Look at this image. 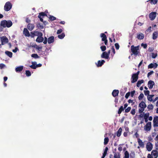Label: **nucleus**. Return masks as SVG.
<instances>
[{
	"label": "nucleus",
	"instance_id": "obj_1",
	"mask_svg": "<svg viewBox=\"0 0 158 158\" xmlns=\"http://www.w3.org/2000/svg\"><path fill=\"white\" fill-rule=\"evenodd\" d=\"M0 25L4 28L10 27L12 25V22L10 20H2L1 21Z\"/></svg>",
	"mask_w": 158,
	"mask_h": 158
},
{
	"label": "nucleus",
	"instance_id": "obj_2",
	"mask_svg": "<svg viewBox=\"0 0 158 158\" xmlns=\"http://www.w3.org/2000/svg\"><path fill=\"white\" fill-rule=\"evenodd\" d=\"M139 46H134V45L131 46V50L132 54L136 56L139 55L140 53V52L139 51Z\"/></svg>",
	"mask_w": 158,
	"mask_h": 158
},
{
	"label": "nucleus",
	"instance_id": "obj_3",
	"mask_svg": "<svg viewBox=\"0 0 158 158\" xmlns=\"http://www.w3.org/2000/svg\"><path fill=\"white\" fill-rule=\"evenodd\" d=\"M12 7V4L9 2H7L5 4L4 6V10L6 11L10 10Z\"/></svg>",
	"mask_w": 158,
	"mask_h": 158
},
{
	"label": "nucleus",
	"instance_id": "obj_4",
	"mask_svg": "<svg viewBox=\"0 0 158 158\" xmlns=\"http://www.w3.org/2000/svg\"><path fill=\"white\" fill-rule=\"evenodd\" d=\"M0 38L1 42V44L2 45L7 44L8 42V39L5 36L0 37Z\"/></svg>",
	"mask_w": 158,
	"mask_h": 158
},
{
	"label": "nucleus",
	"instance_id": "obj_5",
	"mask_svg": "<svg viewBox=\"0 0 158 158\" xmlns=\"http://www.w3.org/2000/svg\"><path fill=\"white\" fill-rule=\"evenodd\" d=\"M149 155L151 156V158H157L158 157V152L156 150H153L151 152V154H148V158H149Z\"/></svg>",
	"mask_w": 158,
	"mask_h": 158
},
{
	"label": "nucleus",
	"instance_id": "obj_6",
	"mask_svg": "<svg viewBox=\"0 0 158 158\" xmlns=\"http://www.w3.org/2000/svg\"><path fill=\"white\" fill-rule=\"evenodd\" d=\"M156 12H152L150 13L149 15V18L151 20H154L156 16Z\"/></svg>",
	"mask_w": 158,
	"mask_h": 158
},
{
	"label": "nucleus",
	"instance_id": "obj_7",
	"mask_svg": "<svg viewBox=\"0 0 158 158\" xmlns=\"http://www.w3.org/2000/svg\"><path fill=\"white\" fill-rule=\"evenodd\" d=\"M151 122H149L147 123L144 127V129L146 131H149L151 130Z\"/></svg>",
	"mask_w": 158,
	"mask_h": 158
},
{
	"label": "nucleus",
	"instance_id": "obj_8",
	"mask_svg": "<svg viewBox=\"0 0 158 158\" xmlns=\"http://www.w3.org/2000/svg\"><path fill=\"white\" fill-rule=\"evenodd\" d=\"M47 15L44 12H41L39 14V15L38 16V18L40 19V20L42 22H43V18L44 16H47Z\"/></svg>",
	"mask_w": 158,
	"mask_h": 158
},
{
	"label": "nucleus",
	"instance_id": "obj_9",
	"mask_svg": "<svg viewBox=\"0 0 158 158\" xmlns=\"http://www.w3.org/2000/svg\"><path fill=\"white\" fill-rule=\"evenodd\" d=\"M146 148L148 151H151L153 148V145L152 143L150 142L148 143L146 145Z\"/></svg>",
	"mask_w": 158,
	"mask_h": 158
},
{
	"label": "nucleus",
	"instance_id": "obj_10",
	"mask_svg": "<svg viewBox=\"0 0 158 158\" xmlns=\"http://www.w3.org/2000/svg\"><path fill=\"white\" fill-rule=\"evenodd\" d=\"M153 126L154 127H158V116L154 118L153 120Z\"/></svg>",
	"mask_w": 158,
	"mask_h": 158
},
{
	"label": "nucleus",
	"instance_id": "obj_11",
	"mask_svg": "<svg viewBox=\"0 0 158 158\" xmlns=\"http://www.w3.org/2000/svg\"><path fill=\"white\" fill-rule=\"evenodd\" d=\"M131 78L132 80L131 81V82L133 83L136 82L137 81L138 78V76L134 73L132 75Z\"/></svg>",
	"mask_w": 158,
	"mask_h": 158
},
{
	"label": "nucleus",
	"instance_id": "obj_12",
	"mask_svg": "<svg viewBox=\"0 0 158 158\" xmlns=\"http://www.w3.org/2000/svg\"><path fill=\"white\" fill-rule=\"evenodd\" d=\"M148 86L149 89H152L155 85L154 82L152 80H150L148 82Z\"/></svg>",
	"mask_w": 158,
	"mask_h": 158
},
{
	"label": "nucleus",
	"instance_id": "obj_13",
	"mask_svg": "<svg viewBox=\"0 0 158 158\" xmlns=\"http://www.w3.org/2000/svg\"><path fill=\"white\" fill-rule=\"evenodd\" d=\"M43 35H39L38 36L36 40V42L40 43L43 42L44 40V38L42 37Z\"/></svg>",
	"mask_w": 158,
	"mask_h": 158
},
{
	"label": "nucleus",
	"instance_id": "obj_14",
	"mask_svg": "<svg viewBox=\"0 0 158 158\" xmlns=\"http://www.w3.org/2000/svg\"><path fill=\"white\" fill-rule=\"evenodd\" d=\"M119 91L118 90L114 89L112 92V94L113 96L114 97H116L118 95Z\"/></svg>",
	"mask_w": 158,
	"mask_h": 158
},
{
	"label": "nucleus",
	"instance_id": "obj_15",
	"mask_svg": "<svg viewBox=\"0 0 158 158\" xmlns=\"http://www.w3.org/2000/svg\"><path fill=\"white\" fill-rule=\"evenodd\" d=\"M23 33L26 37H29L30 34L29 31L26 28H24L23 29Z\"/></svg>",
	"mask_w": 158,
	"mask_h": 158
},
{
	"label": "nucleus",
	"instance_id": "obj_16",
	"mask_svg": "<svg viewBox=\"0 0 158 158\" xmlns=\"http://www.w3.org/2000/svg\"><path fill=\"white\" fill-rule=\"evenodd\" d=\"M105 62V61L104 60H102L101 61L99 60L98 61L97 63H96V64L98 67H101Z\"/></svg>",
	"mask_w": 158,
	"mask_h": 158
},
{
	"label": "nucleus",
	"instance_id": "obj_17",
	"mask_svg": "<svg viewBox=\"0 0 158 158\" xmlns=\"http://www.w3.org/2000/svg\"><path fill=\"white\" fill-rule=\"evenodd\" d=\"M137 140L139 145L140 147L143 148L144 147V143L142 142V140L139 138H138Z\"/></svg>",
	"mask_w": 158,
	"mask_h": 158
},
{
	"label": "nucleus",
	"instance_id": "obj_18",
	"mask_svg": "<svg viewBox=\"0 0 158 158\" xmlns=\"http://www.w3.org/2000/svg\"><path fill=\"white\" fill-rule=\"evenodd\" d=\"M35 25L34 24L29 23L27 25V28L30 31H32L34 28Z\"/></svg>",
	"mask_w": 158,
	"mask_h": 158
},
{
	"label": "nucleus",
	"instance_id": "obj_19",
	"mask_svg": "<svg viewBox=\"0 0 158 158\" xmlns=\"http://www.w3.org/2000/svg\"><path fill=\"white\" fill-rule=\"evenodd\" d=\"M136 38L139 40H143L144 38V35L143 33L137 34Z\"/></svg>",
	"mask_w": 158,
	"mask_h": 158
},
{
	"label": "nucleus",
	"instance_id": "obj_20",
	"mask_svg": "<svg viewBox=\"0 0 158 158\" xmlns=\"http://www.w3.org/2000/svg\"><path fill=\"white\" fill-rule=\"evenodd\" d=\"M101 56L102 58H104L106 59H108L109 57V56L107 53L106 52H103Z\"/></svg>",
	"mask_w": 158,
	"mask_h": 158
},
{
	"label": "nucleus",
	"instance_id": "obj_21",
	"mask_svg": "<svg viewBox=\"0 0 158 158\" xmlns=\"http://www.w3.org/2000/svg\"><path fill=\"white\" fill-rule=\"evenodd\" d=\"M139 106L141 108L145 109L147 106L146 103L143 101H142L139 104Z\"/></svg>",
	"mask_w": 158,
	"mask_h": 158
},
{
	"label": "nucleus",
	"instance_id": "obj_22",
	"mask_svg": "<svg viewBox=\"0 0 158 158\" xmlns=\"http://www.w3.org/2000/svg\"><path fill=\"white\" fill-rule=\"evenodd\" d=\"M48 42L49 44H50L53 43L54 42V37L53 36H51L48 38Z\"/></svg>",
	"mask_w": 158,
	"mask_h": 158
},
{
	"label": "nucleus",
	"instance_id": "obj_23",
	"mask_svg": "<svg viewBox=\"0 0 158 158\" xmlns=\"http://www.w3.org/2000/svg\"><path fill=\"white\" fill-rule=\"evenodd\" d=\"M100 36L102 38V40L104 41L107 40V37L106 35L104 33H102L100 34Z\"/></svg>",
	"mask_w": 158,
	"mask_h": 158
},
{
	"label": "nucleus",
	"instance_id": "obj_24",
	"mask_svg": "<svg viewBox=\"0 0 158 158\" xmlns=\"http://www.w3.org/2000/svg\"><path fill=\"white\" fill-rule=\"evenodd\" d=\"M23 69V66H21L16 67L15 69V70L16 72H20L22 71Z\"/></svg>",
	"mask_w": 158,
	"mask_h": 158
},
{
	"label": "nucleus",
	"instance_id": "obj_25",
	"mask_svg": "<svg viewBox=\"0 0 158 158\" xmlns=\"http://www.w3.org/2000/svg\"><path fill=\"white\" fill-rule=\"evenodd\" d=\"M158 32L157 31H154L152 34V39L153 40H156L158 36Z\"/></svg>",
	"mask_w": 158,
	"mask_h": 158
},
{
	"label": "nucleus",
	"instance_id": "obj_26",
	"mask_svg": "<svg viewBox=\"0 0 158 158\" xmlns=\"http://www.w3.org/2000/svg\"><path fill=\"white\" fill-rule=\"evenodd\" d=\"M122 131V128L121 127L119 128L118 131L116 133V135L118 137H120L121 134V133Z\"/></svg>",
	"mask_w": 158,
	"mask_h": 158
},
{
	"label": "nucleus",
	"instance_id": "obj_27",
	"mask_svg": "<svg viewBox=\"0 0 158 158\" xmlns=\"http://www.w3.org/2000/svg\"><path fill=\"white\" fill-rule=\"evenodd\" d=\"M32 65H30V67L32 69H35L36 68V64H37L36 62H32Z\"/></svg>",
	"mask_w": 158,
	"mask_h": 158
},
{
	"label": "nucleus",
	"instance_id": "obj_28",
	"mask_svg": "<svg viewBox=\"0 0 158 158\" xmlns=\"http://www.w3.org/2000/svg\"><path fill=\"white\" fill-rule=\"evenodd\" d=\"M144 82V81L143 80H139L138 81L137 84H136V86L137 87H139L141 84L143 83Z\"/></svg>",
	"mask_w": 158,
	"mask_h": 158
},
{
	"label": "nucleus",
	"instance_id": "obj_29",
	"mask_svg": "<svg viewBox=\"0 0 158 158\" xmlns=\"http://www.w3.org/2000/svg\"><path fill=\"white\" fill-rule=\"evenodd\" d=\"M5 54L10 57H11L12 56V53L10 52L6 51L5 52Z\"/></svg>",
	"mask_w": 158,
	"mask_h": 158
},
{
	"label": "nucleus",
	"instance_id": "obj_30",
	"mask_svg": "<svg viewBox=\"0 0 158 158\" xmlns=\"http://www.w3.org/2000/svg\"><path fill=\"white\" fill-rule=\"evenodd\" d=\"M150 1V3L151 4L155 5L157 2L158 0H149L147 2Z\"/></svg>",
	"mask_w": 158,
	"mask_h": 158
},
{
	"label": "nucleus",
	"instance_id": "obj_31",
	"mask_svg": "<svg viewBox=\"0 0 158 158\" xmlns=\"http://www.w3.org/2000/svg\"><path fill=\"white\" fill-rule=\"evenodd\" d=\"M114 158H120L119 153L118 152H114Z\"/></svg>",
	"mask_w": 158,
	"mask_h": 158
},
{
	"label": "nucleus",
	"instance_id": "obj_32",
	"mask_svg": "<svg viewBox=\"0 0 158 158\" xmlns=\"http://www.w3.org/2000/svg\"><path fill=\"white\" fill-rule=\"evenodd\" d=\"M154 95H149L147 97V98L148 100L150 102H152L153 101L152 98L154 96Z\"/></svg>",
	"mask_w": 158,
	"mask_h": 158
},
{
	"label": "nucleus",
	"instance_id": "obj_33",
	"mask_svg": "<svg viewBox=\"0 0 158 158\" xmlns=\"http://www.w3.org/2000/svg\"><path fill=\"white\" fill-rule=\"evenodd\" d=\"M124 110V109L123 108V106H120V108L119 109L118 111V114H120Z\"/></svg>",
	"mask_w": 158,
	"mask_h": 158
},
{
	"label": "nucleus",
	"instance_id": "obj_34",
	"mask_svg": "<svg viewBox=\"0 0 158 158\" xmlns=\"http://www.w3.org/2000/svg\"><path fill=\"white\" fill-rule=\"evenodd\" d=\"M34 32L36 36H39L40 35H43V33L42 32L38 31H34Z\"/></svg>",
	"mask_w": 158,
	"mask_h": 158
},
{
	"label": "nucleus",
	"instance_id": "obj_35",
	"mask_svg": "<svg viewBox=\"0 0 158 158\" xmlns=\"http://www.w3.org/2000/svg\"><path fill=\"white\" fill-rule=\"evenodd\" d=\"M125 156L123 158H129V155L128 152L127 151H126L124 153Z\"/></svg>",
	"mask_w": 158,
	"mask_h": 158
},
{
	"label": "nucleus",
	"instance_id": "obj_36",
	"mask_svg": "<svg viewBox=\"0 0 158 158\" xmlns=\"http://www.w3.org/2000/svg\"><path fill=\"white\" fill-rule=\"evenodd\" d=\"M65 36V34L64 33H62L60 35H59L58 36V37L60 39H63Z\"/></svg>",
	"mask_w": 158,
	"mask_h": 158
},
{
	"label": "nucleus",
	"instance_id": "obj_37",
	"mask_svg": "<svg viewBox=\"0 0 158 158\" xmlns=\"http://www.w3.org/2000/svg\"><path fill=\"white\" fill-rule=\"evenodd\" d=\"M49 19L51 20V21H53L54 20H55L56 19V18L53 16L49 15Z\"/></svg>",
	"mask_w": 158,
	"mask_h": 158
},
{
	"label": "nucleus",
	"instance_id": "obj_38",
	"mask_svg": "<svg viewBox=\"0 0 158 158\" xmlns=\"http://www.w3.org/2000/svg\"><path fill=\"white\" fill-rule=\"evenodd\" d=\"M31 56L35 59L38 58H39V56L37 54L35 53L32 54L31 55Z\"/></svg>",
	"mask_w": 158,
	"mask_h": 158
},
{
	"label": "nucleus",
	"instance_id": "obj_39",
	"mask_svg": "<svg viewBox=\"0 0 158 158\" xmlns=\"http://www.w3.org/2000/svg\"><path fill=\"white\" fill-rule=\"evenodd\" d=\"M109 141V138L108 137L105 138L104 139V144L106 145L107 144Z\"/></svg>",
	"mask_w": 158,
	"mask_h": 158
},
{
	"label": "nucleus",
	"instance_id": "obj_40",
	"mask_svg": "<svg viewBox=\"0 0 158 158\" xmlns=\"http://www.w3.org/2000/svg\"><path fill=\"white\" fill-rule=\"evenodd\" d=\"M147 108L149 110H152L153 109V106L152 104H150L148 105Z\"/></svg>",
	"mask_w": 158,
	"mask_h": 158
},
{
	"label": "nucleus",
	"instance_id": "obj_41",
	"mask_svg": "<svg viewBox=\"0 0 158 158\" xmlns=\"http://www.w3.org/2000/svg\"><path fill=\"white\" fill-rule=\"evenodd\" d=\"M26 74L27 77H29L31 75V73L29 70L26 71Z\"/></svg>",
	"mask_w": 158,
	"mask_h": 158
},
{
	"label": "nucleus",
	"instance_id": "obj_42",
	"mask_svg": "<svg viewBox=\"0 0 158 158\" xmlns=\"http://www.w3.org/2000/svg\"><path fill=\"white\" fill-rule=\"evenodd\" d=\"M143 114H144V118H148L149 117V114L148 112H147L145 114H144V112H143Z\"/></svg>",
	"mask_w": 158,
	"mask_h": 158
},
{
	"label": "nucleus",
	"instance_id": "obj_43",
	"mask_svg": "<svg viewBox=\"0 0 158 158\" xmlns=\"http://www.w3.org/2000/svg\"><path fill=\"white\" fill-rule=\"evenodd\" d=\"M144 97V95L143 93H141L140 94V95L138 97V98L139 100H140L142 99Z\"/></svg>",
	"mask_w": 158,
	"mask_h": 158
},
{
	"label": "nucleus",
	"instance_id": "obj_44",
	"mask_svg": "<svg viewBox=\"0 0 158 158\" xmlns=\"http://www.w3.org/2000/svg\"><path fill=\"white\" fill-rule=\"evenodd\" d=\"M131 109V108L130 107H128L127 109L125 110V112L127 113L129 112Z\"/></svg>",
	"mask_w": 158,
	"mask_h": 158
},
{
	"label": "nucleus",
	"instance_id": "obj_45",
	"mask_svg": "<svg viewBox=\"0 0 158 158\" xmlns=\"http://www.w3.org/2000/svg\"><path fill=\"white\" fill-rule=\"evenodd\" d=\"M100 48L102 51L103 52L106 49V47L105 46H101L100 47Z\"/></svg>",
	"mask_w": 158,
	"mask_h": 158
},
{
	"label": "nucleus",
	"instance_id": "obj_46",
	"mask_svg": "<svg viewBox=\"0 0 158 158\" xmlns=\"http://www.w3.org/2000/svg\"><path fill=\"white\" fill-rule=\"evenodd\" d=\"M153 67H154V64L152 63L150 64L148 66V69H151Z\"/></svg>",
	"mask_w": 158,
	"mask_h": 158
},
{
	"label": "nucleus",
	"instance_id": "obj_47",
	"mask_svg": "<svg viewBox=\"0 0 158 158\" xmlns=\"http://www.w3.org/2000/svg\"><path fill=\"white\" fill-rule=\"evenodd\" d=\"M135 90L131 91L130 92L131 95V97H133L135 94Z\"/></svg>",
	"mask_w": 158,
	"mask_h": 158
},
{
	"label": "nucleus",
	"instance_id": "obj_48",
	"mask_svg": "<svg viewBox=\"0 0 158 158\" xmlns=\"http://www.w3.org/2000/svg\"><path fill=\"white\" fill-rule=\"evenodd\" d=\"M144 94L145 95H149L150 92L149 90H144Z\"/></svg>",
	"mask_w": 158,
	"mask_h": 158
},
{
	"label": "nucleus",
	"instance_id": "obj_49",
	"mask_svg": "<svg viewBox=\"0 0 158 158\" xmlns=\"http://www.w3.org/2000/svg\"><path fill=\"white\" fill-rule=\"evenodd\" d=\"M141 46L143 47L144 48H146L147 47V45L146 44L142 43L141 44Z\"/></svg>",
	"mask_w": 158,
	"mask_h": 158
},
{
	"label": "nucleus",
	"instance_id": "obj_50",
	"mask_svg": "<svg viewBox=\"0 0 158 158\" xmlns=\"http://www.w3.org/2000/svg\"><path fill=\"white\" fill-rule=\"evenodd\" d=\"M130 92H127L126 94V95L125 96V98L126 99L128 98L129 97V96L130 95Z\"/></svg>",
	"mask_w": 158,
	"mask_h": 158
},
{
	"label": "nucleus",
	"instance_id": "obj_51",
	"mask_svg": "<svg viewBox=\"0 0 158 158\" xmlns=\"http://www.w3.org/2000/svg\"><path fill=\"white\" fill-rule=\"evenodd\" d=\"M31 35H30V36H31V38H33L35 36H36L35 35V33L34 32H34H31Z\"/></svg>",
	"mask_w": 158,
	"mask_h": 158
},
{
	"label": "nucleus",
	"instance_id": "obj_52",
	"mask_svg": "<svg viewBox=\"0 0 158 158\" xmlns=\"http://www.w3.org/2000/svg\"><path fill=\"white\" fill-rule=\"evenodd\" d=\"M115 46L116 49L118 50L119 48V46L118 43H115Z\"/></svg>",
	"mask_w": 158,
	"mask_h": 158
},
{
	"label": "nucleus",
	"instance_id": "obj_53",
	"mask_svg": "<svg viewBox=\"0 0 158 158\" xmlns=\"http://www.w3.org/2000/svg\"><path fill=\"white\" fill-rule=\"evenodd\" d=\"M111 49L112 50V52L113 53V56L115 53V49H114V47L113 46H112L111 47Z\"/></svg>",
	"mask_w": 158,
	"mask_h": 158
},
{
	"label": "nucleus",
	"instance_id": "obj_54",
	"mask_svg": "<svg viewBox=\"0 0 158 158\" xmlns=\"http://www.w3.org/2000/svg\"><path fill=\"white\" fill-rule=\"evenodd\" d=\"M144 110V109H143V108H139V113H141L143 112V111Z\"/></svg>",
	"mask_w": 158,
	"mask_h": 158
},
{
	"label": "nucleus",
	"instance_id": "obj_55",
	"mask_svg": "<svg viewBox=\"0 0 158 158\" xmlns=\"http://www.w3.org/2000/svg\"><path fill=\"white\" fill-rule=\"evenodd\" d=\"M154 73V72L152 71H150V72H149L147 75L148 77H149V76H150L152 74H153Z\"/></svg>",
	"mask_w": 158,
	"mask_h": 158
},
{
	"label": "nucleus",
	"instance_id": "obj_56",
	"mask_svg": "<svg viewBox=\"0 0 158 158\" xmlns=\"http://www.w3.org/2000/svg\"><path fill=\"white\" fill-rule=\"evenodd\" d=\"M157 56V54H155L154 53H152V57L153 58H155Z\"/></svg>",
	"mask_w": 158,
	"mask_h": 158
},
{
	"label": "nucleus",
	"instance_id": "obj_57",
	"mask_svg": "<svg viewBox=\"0 0 158 158\" xmlns=\"http://www.w3.org/2000/svg\"><path fill=\"white\" fill-rule=\"evenodd\" d=\"M62 30L61 29H60L58 30L57 31V34H60L62 32Z\"/></svg>",
	"mask_w": 158,
	"mask_h": 158
},
{
	"label": "nucleus",
	"instance_id": "obj_58",
	"mask_svg": "<svg viewBox=\"0 0 158 158\" xmlns=\"http://www.w3.org/2000/svg\"><path fill=\"white\" fill-rule=\"evenodd\" d=\"M131 113L132 115H134L135 114V109H132L131 112Z\"/></svg>",
	"mask_w": 158,
	"mask_h": 158
},
{
	"label": "nucleus",
	"instance_id": "obj_59",
	"mask_svg": "<svg viewBox=\"0 0 158 158\" xmlns=\"http://www.w3.org/2000/svg\"><path fill=\"white\" fill-rule=\"evenodd\" d=\"M154 50V48L152 47H149L148 49V51L149 52H152Z\"/></svg>",
	"mask_w": 158,
	"mask_h": 158
},
{
	"label": "nucleus",
	"instance_id": "obj_60",
	"mask_svg": "<svg viewBox=\"0 0 158 158\" xmlns=\"http://www.w3.org/2000/svg\"><path fill=\"white\" fill-rule=\"evenodd\" d=\"M5 65L3 64H0V68L2 69L4 67H5Z\"/></svg>",
	"mask_w": 158,
	"mask_h": 158
},
{
	"label": "nucleus",
	"instance_id": "obj_61",
	"mask_svg": "<svg viewBox=\"0 0 158 158\" xmlns=\"http://www.w3.org/2000/svg\"><path fill=\"white\" fill-rule=\"evenodd\" d=\"M151 26L149 27H148V29L146 30V31L147 32H150L151 31Z\"/></svg>",
	"mask_w": 158,
	"mask_h": 158
},
{
	"label": "nucleus",
	"instance_id": "obj_62",
	"mask_svg": "<svg viewBox=\"0 0 158 158\" xmlns=\"http://www.w3.org/2000/svg\"><path fill=\"white\" fill-rule=\"evenodd\" d=\"M19 49L18 48L16 47L15 49L13 50L12 51L13 52L15 53L17 52V51Z\"/></svg>",
	"mask_w": 158,
	"mask_h": 158
},
{
	"label": "nucleus",
	"instance_id": "obj_63",
	"mask_svg": "<svg viewBox=\"0 0 158 158\" xmlns=\"http://www.w3.org/2000/svg\"><path fill=\"white\" fill-rule=\"evenodd\" d=\"M135 135L136 136V138H138V139L139 138V134L137 133V132H136L135 134Z\"/></svg>",
	"mask_w": 158,
	"mask_h": 158
},
{
	"label": "nucleus",
	"instance_id": "obj_64",
	"mask_svg": "<svg viewBox=\"0 0 158 158\" xmlns=\"http://www.w3.org/2000/svg\"><path fill=\"white\" fill-rule=\"evenodd\" d=\"M156 149L158 150V142H157L156 144Z\"/></svg>",
	"mask_w": 158,
	"mask_h": 158
}]
</instances>
